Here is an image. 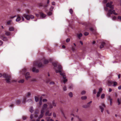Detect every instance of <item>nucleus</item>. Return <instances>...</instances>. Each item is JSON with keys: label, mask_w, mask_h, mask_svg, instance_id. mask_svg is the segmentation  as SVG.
<instances>
[{"label": "nucleus", "mask_w": 121, "mask_h": 121, "mask_svg": "<svg viewBox=\"0 0 121 121\" xmlns=\"http://www.w3.org/2000/svg\"><path fill=\"white\" fill-rule=\"evenodd\" d=\"M33 117V114H31L30 116V118L31 119V120H33V119L32 120V119Z\"/></svg>", "instance_id": "44"}, {"label": "nucleus", "mask_w": 121, "mask_h": 121, "mask_svg": "<svg viewBox=\"0 0 121 121\" xmlns=\"http://www.w3.org/2000/svg\"><path fill=\"white\" fill-rule=\"evenodd\" d=\"M31 95V93L30 92H28L26 94V96H24L23 100H22V103H25L26 102V97H29Z\"/></svg>", "instance_id": "9"}, {"label": "nucleus", "mask_w": 121, "mask_h": 121, "mask_svg": "<svg viewBox=\"0 0 121 121\" xmlns=\"http://www.w3.org/2000/svg\"><path fill=\"white\" fill-rule=\"evenodd\" d=\"M11 20H10L8 21L7 22V24L8 25H10L11 24Z\"/></svg>", "instance_id": "36"}, {"label": "nucleus", "mask_w": 121, "mask_h": 121, "mask_svg": "<svg viewBox=\"0 0 121 121\" xmlns=\"http://www.w3.org/2000/svg\"><path fill=\"white\" fill-rule=\"evenodd\" d=\"M21 101V100L20 99L17 100L16 101V103L17 105L20 104Z\"/></svg>", "instance_id": "17"}, {"label": "nucleus", "mask_w": 121, "mask_h": 121, "mask_svg": "<svg viewBox=\"0 0 121 121\" xmlns=\"http://www.w3.org/2000/svg\"><path fill=\"white\" fill-rule=\"evenodd\" d=\"M81 99L82 100H85L87 99V97L86 96H82L81 97Z\"/></svg>", "instance_id": "29"}, {"label": "nucleus", "mask_w": 121, "mask_h": 121, "mask_svg": "<svg viewBox=\"0 0 121 121\" xmlns=\"http://www.w3.org/2000/svg\"><path fill=\"white\" fill-rule=\"evenodd\" d=\"M77 35L78 38L80 39V37L82 36V34L81 33H80L79 34H78Z\"/></svg>", "instance_id": "20"}, {"label": "nucleus", "mask_w": 121, "mask_h": 121, "mask_svg": "<svg viewBox=\"0 0 121 121\" xmlns=\"http://www.w3.org/2000/svg\"><path fill=\"white\" fill-rule=\"evenodd\" d=\"M101 93L98 92L97 93V97H99L100 96V94Z\"/></svg>", "instance_id": "46"}, {"label": "nucleus", "mask_w": 121, "mask_h": 121, "mask_svg": "<svg viewBox=\"0 0 121 121\" xmlns=\"http://www.w3.org/2000/svg\"><path fill=\"white\" fill-rule=\"evenodd\" d=\"M39 13L40 15V16L42 18H44L46 16V15L44 14L42 12H40Z\"/></svg>", "instance_id": "12"}, {"label": "nucleus", "mask_w": 121, "mask_h": 121, "mask_svg": "<svg viewBox=\"0 0 121 121\" xmlns=\"http://www.w3.org/2000/svg\"><path fill=\"white\" fill-rule=\"evenodd\" d=\"M54 9V7H53L51 6V8H50L49 10L50 11H52L53 9Z\"/></svg>", "instance_id": "47"}, {"label": "nucleus", "mask_w": 121, "mask_h": 121, "mask_svg": "<svg viewBox=\"0 0 121 121\" xmlns=\"http://www.w3.org/2000/svg\"><path fill=\"white\" fill-rule=\"evenodd\" d=\"M82 107L83 108H88L86 105H83Z\"/></svg>", "instance_id": "51"}, {"label": "nucleus", "mask_w": 121, "mask_h": 121, "mask_svg": "<svg viewBox=\"0 0 121 121\" xmlns=\"http://www.w3.org/2000/svg\"><path fill=\"white\" fill-rule=\"evenodd\" d=\"M26 69L25 68L22 69L21 72V73L25 75L26 79L27 80L28 78L30 77V73L29 72H28L26 73Z\"/></svg>", "instance_id": "5"}, {"label": "nucleus", "mask_w": 121, "mask_h": 121, "mask_svg": "<svg viewBox=\"0 0 121 121\" xmlns=\"http://www.w3.org/2000/svg\"><path fill=\"white\" fill-rule=\"evenodd\" d=\"M107 0H104L103 1L104 3L105 4L107 3Z\"/></svg>", "instance_id": "54"}, {"label": "nucleus", "mask_w": 121, "mask_h": 121, "mask_svg": "<svg viewBox=\"0 0 121 121\" xmlns=\"http://www.w3.org/2000/svg\"><path fill=\"white\" fill-rule=\"evenodd\" d=\"M33 67L32 69V71L34 72L38 73L39 72V70L38 69H36L35 66H38L39 67H41L43 66V65L41 62H39L38 61H35L34 62Z\"/></svg>", "instance_id": "3"}, {"label": "nucleus", "mask_w": 121, "mask_h": 121, "mask_svg": "<svg viewBox=\"0 0 121 121\" xmlns=\"http://www.w3.org/2000/svg\"><path fill=\"white\" fill-rule=\"evenodd\" d=\"M86 93V91H82L81 92V94L82 95H84Z\"/></svg>", "instance_id": "43"}, {"label": "nucleus", "mask_w": 121, "mask_h": 121, "mask_svg": "<svg viewBox=\"0 0 121 121\" xmlns=\"http://www.w3.org/2000/svg\"><path fill=\"white\" fill-rule=\"evenodd\" d=\"M52 115L51 112H49L48 110H47L46 113L45 115L46 116H51Z\"/></svg>", "instance_id": "11"}, {"label": "nucleus", "mask_w": 121, "mask_h": 121, "mask_svg": "<svg viewBox=\"0 0 121 121\" xmlns=\"http://www.w3.org/2000/svg\"><path fill=\"white\" fill-rule=\"evenodd\" d=\"M47 101V100L46 99H43V102Z\"/></svg>", "instance_id": "60"}, {"label": "nucleus", "mask_w": 121, "mask_h": 121, "mask_svg": "<svg viewBox=\"0 0 121 121\" xmlns=\"http://www.w3.org/2000/svg\"><path fill=\"white\" fill-rule=\"evenodd\" d=\"M52 64L54 66V69L56 73H60V75L63 77V78H65V77L61 65H58L56 63H53Z\"/></svg>", "instance_id": "1"}, {"label": "nucleus", "mask_w": 121, "mask_h": 121, "mask_svg": "<svg viewBox=\"0 0 121 121\" xmlns=\"http://www.w3.org/2000/svg\"><path fill=\"white\" fill-rule=\"evenodd\" d=\"M105 94H103L101 96V98L103 99L105 97Z\"/></svg>", "instance_id": "35"}, {"label": "nucleus", "mask_w": 121, "mask_h": 121, "mask_svg": "<svg viewBox=\"0 0 121 121\" xmlns=\"http://www.w3.org/2000/svg\"><path fill=\"white\" fill-rule=\"evenodd\" d=\"M9 30L10 31H13L14 30V28L13 27H10L9 28Z\"/></svg>", "instance_id": "27"}, {"label": "nucleus", "mask_w": 121, "mask_h": 121, "mask_svg": "<svg viewBox=\"0 0 121 121\" xmlns=\"http://www.w3.org/2000/svg\"><path fill=\"white\" fill-rule=\"evenodd\" d=\"M105 106V105L104 104H102L101 105H100L99 106L101 110V112H103L104 110V108Z\"/></svg>", "instance_id": "10"}, {"label": "nucleus", "mask_w": 121, "mask_h": 121, "mask_svg": "<svg viewBox=\"0 0 121 121\" xmlns=\"http://www.w3.org/2000/svg\"><path fill=\"white\" fill-rule=\"evenodd\" d=\"M50 81V79L49 78H47L46 80V82L47 83H48Z\"/></svg>", "instance_id": "24"}, {"label": "nucleus", "mask_w": 121, "mask_h": 121, "mask_svg": "<svg viewBox=\"0 0 121 121\" xmlns=\"http://www.w3.org/2000/svg\"><path fill=\"white\" fill-rule=\"evenodd\" d=\"M47 106L48 105L46 104H45L43 105L41 111V114L39 117V118H41L43 117L44 110L47 108Z\"/></svg>", "instance_id": "6"}, {"label": "nucleus", "mask_w": 121, "mask_h": 121, "mask_svg": "<svg viewBox=\"0 0 121 121\" xmlns=\"http://www.w3.org/2000/svg\"><path fill=\"white\" fill-rule=\"evenodd\" d=\"M48 6V5L47 4H45L44 5H43V7L44 8L45 11L46 12L47 11V9H46V8Z\"/></svg>", "instance_id": "18"}, {"label": "nucleus", "mask_w": 121, "mask_h": 121, "mask_svg": "<svg viewBox=\"0 0 121 121\" xmlns=\"http://www.w3.org/2000/svg\"><path fill=\"white\" fill-rule=\"evenodd\" d=\"M63 89L64 91H66L67 90L66 87L65 86H64L63 87Z\"/></svg>", "instance_id": "49"}, {"label": "nucleus", "mask_w": 121, "mask_h": 121, "mask_svg": "<svg viewBox=\"0 0 121 121\" xmlns=\"http://www.w3.org/2000/svg\"><path fill=\"white\" fill-rule=\"evenodd\" d=\"M48 104L49 108H52L53 106H56V104L55 103L54 100L53 101L52 104L50 103H48Z\"/></svg>", "instance_id": "8"}, {"label": "nucleus", "mask_w": 121, "mask_h": 121, "mask_svg": "<svg viewBox=\"0 0 121 121\" xmlns=\"http://www.w3.org/2000/svg\"><path fill=\"white\" fill-rule=\"evenodd\" d=\"M54 84V82H51L50 83V84Z\"/></svg>", "instance_id": "61"}, {"label": "nucleus", "mask_w": 121, "mask_h": 121, "mask_svg": "<svg viewBox=\"0 0 121 121\" xmlns=\"http://www.w3.org/2000/svg\"><path fill=\"white\" fill-rule=\"evenodd\" d=\"M53 116L54 117H56V114L54 112L53 113Z\"/></svg>", "instance_id": "59"}, {"label": "nucleus", "mask_w": 121, "mask_h": 121, "mask_svg": "<svg viewBox=\"0 0 121 121\" xmlns=\"http://www.w3.org/2000/svg\"><path fill=\"white\" fill-rule=\"evenodd\" d=\"M117 102L118 103V105H119L121 103V98L120 99L119 98H118L117 99Z\"/></svg>", "instance_id": "23"}, {"label": "nucleus", "mask_w": 121, "mask_h": 121, "mask_svg": "<svg viewBox=\"0 0 121 121\" xmlns=\"http://www.w3.org/2000/svg\"><path fill=\"white\" fill-rule=\"evenodd\" d=\"M35 99L36 102H37L38 101L39 98L38 97L35 96Z\"/></svg>", "instance_id": "34"}, {"label": "nucleus", "mask_w": 121, "mask_h": 121, "mask_svg": "<svg viewBox=\"0 0 121 121\" xmlns=\"http://www.w3.org/2000/svg\"><path fill=\"white\" fill-rule=\"evenodd\" d=\"M102 91V89L101 88H99V92L101 93Z\"/></svg>", "instance_id": "48"}, {"label": "nucleus", "mask_w": 121, "mask_h": 121, "mask_svg": "<svg viewBox=\"0 0 121 121\" xmlns=\"http://www.w3.org/2000/svg\"><path fill=\"white\" fill-rule=\"evenodd\" d=\"M3 42L1 40H0V46H1L3 44Z\"/></svg>", "instance_id": "53"}, {"label": "nucleus", "mask_w": 121, "mask_h": 121, "mask_svg": "<svg viewBox=\"0 0 121 121\" xmlns=\"http://www.w3.org/2000/svg\"><path fill=\"white\" fill-rule=\"evenodd\" d=\"M30 111L31 113H32L33 111V108L32 107L30 108Z\"/></svg>", "instance_id": "32"}, {"label": "nucleus", "mask_w": 121, "mask_h": 121, "mask_svg": "<svg viewBox=\"0 0 121 121\" xmlns=\"http://www.w3.org/2000/svg\"><path fill=\"white\" fill-rule=\"evenodd\" d=\"M50 117H46V120L47 121H54L52 119H50Z\"/></svg>", "instance_id": "14"}, {"label": "nucleus", "mask_w": 121, "mask_h": 121, "mask_svg": "<svg viewBox=\"0 0 121 121\" xmlns=\"http://www.w3.org/2000/svg\"><path fill=\"white\" fill-rule=\"evenodd\" d=\"M70 41V39L69 38L67 39L66 40V41L67 42H68Z\"/></svg>", "instance_id": "55"}, {"label": "nucleus", "mask_w": 121, "mask_h": 121, "mask_svg": "<svg viewBox=\"0 0 121 121\" xmlns=\"http://www.w3.org/2000/svg\"><path fill=\"white\" fill-rule=\"evenodd\" d=\"M21 19V18L19 15L17 16V18L16 19V21L17 22H18Z\"/></svg>", "instance_id": "19"}, {"label": "nucleus", "mask_w": 121, "mask_h": 121, "mask_svg": "<svg viewBox=\"0 0 121 121\" xmlns=\"http://www.w3.org/2000/svg\"><path fill=\"white\" fill-rule=\"evenodd\" d=\"M32 101V100L31 99H30L27 100V101L28 102H31Z\"/></svg>", "instance_id": "58"}, {"label": "nucleus", "mask_w": 121, "mask_h": 121, "mask_svg": "<svg viewBox=\"0 0 121 121\" xmlns=\"http://www.w3.org/2000/svg\"><path fill=\"white\" fill-rule=\"evenodd\" d=\"M5 34L7 36H9L10 34V33L9 31H6L5 32Z\"/></svg>", "instance_id": "26"}, {"label": "nucleus", "mask_w": 121, "mask_h": 121, "mask_svg": "<svg viewBox=\"0 0 121 121\" xmlns=\"http://www.w3.org/2000/svg\"><path fill=\"white\" fill-rule=\"evenodd\" d=\"M105 44V43L104 42H102L101 43V45L100 46V48H103Z\"/></svg>", "instance_id": "16"}, {"label": "nucleus", "mask_w": 121, "mask_h": 121, "mask_svg": "<svg viewBox=\"0 0 121 121\" xmlns=\"http://www.w3.org/2000/svg\"><path fill=\"white\" fill-rule=\"evenodd\" d=\"M24 79H22L18 81V82L20 83H23L24 82Z\"/></svg>", "instance_id": "28"}, {"label": "nucleus", "mask_w": 121, "mask_h": 121, "mask_svg": "<svg viewBox=\"0 0 121 121\" xmlns=\"http://www.w3.org/2000/svg\"><path fill=\"white\" fill-rule=\"evenodd\" d=\"M75 48L74 47H72V51H74L75 50Z\"/></svg>", "instance_id": "52"}, {"label": "nucleus", "mask_w": 121, "mask_h": 121, "mask_svg": "<svg viewBox=\"0 0 121 121\" xmlns=\"http://www.w3.org/2000/svg\"><path fill=\"white\" fill-rule=\"evenodd\" d=\"M38 5L39 7H43V4L42 3H40L38 4Z\"/></svg>", "instance_id": "25"}, {"label": "nucleus", "mask_w": 121, "mask_h": 121, "mask_svg": "<svg viewBox=\"0 0 121 121\" xmlns=\"http://www.w3.org/2000/svg\"><path fill=\"white\" fill-rule=\"evenodd\" d=\"M52 14V13L51 12H49L48 13V15L50 16Z\"/></svg>", "instance_id": "45"}, {"label": "nucleus", "mask_w": 121, "mask_h": 121, "mask_svg": "<svg viewBox=\"0 0 121 121\" xmlns=\"http://www.w3.org/2000/svg\"><path fill=\"white\" fill-rule=\"evenodd\" d=\"M64 74L65 75V78H63L64 79L63 80V82L64 83H65L66 82H67V79H65L66 78V75H65V73H64Z\"/></svg>", "instance_id": "33"}, {"label": "nucleus", "mask_w": 121, "mask_h": 121, "mask_svg": "<svg viewBox=\"0 0 121 121\" xmlns=\"http://www.w3.org/2000/svg\"><path fill=\"white\" fill-rule=\"evenodd\" d=\"M112 99H110V105H111V106L112 105Z\"/></svg>", "instance_id": "41"}, {"label": "nucleus", "mask_w": 121, "mask_h": 121, "mask_svg": "<svg viewBox=\"0 0 121 121\" xmlns=\"http://www.w3.org/2000/svg\"><path fill=\"white\" fill-rule=\"evenodd\" d=\"M2 39L4 41H7L8 40V39L6 37L2 36L1 37Z\"/></svg>", "instance_id": "13"}, {"label": "nucleus", "mask_w": 121, "mask_h": 121, "mask_svg": "<svg viewBox=\"0 0 121 121\" xmlns=\"http://www.w3.org/2000/svg\"><path fill=\"white\" fill-rule=\"evenodd\" d=\"M117 18L118 19L120 20V21H121V16H118V17Z\"/></svg>", "instance_id": "56"}, {"label": "nucleus", "mask_w": 121, "mask_h": 121, "mask_svg": "<svg viewBox=\"0 0 121 121\" xmlns=\"http://www.w3.org/2000/svg\"><path fill=\"white\" fill-rule=\"evenodd\" d=\"M96 93V91L95 89H94L93 91V93L94 94H95Z\"/></svg>", "instance_id": "57"}, {"label": "nucleus", "mask_w": 121, "mask_h": 121, "mask_svg": "<svg viewBox=\"0 0 121 121\" xmlns=\"http://www.w3.org/2000/svg\"><path fill=\"white\" fill-rule=\"evenodd\" d=\"M42 60H43L44 61L43 62L44 63V64H48V60L46 59H44V60H43L42 59L41 60V61H42Z\"/></svg>", "instance_id": "15"}, {"label": "nucleus", "mask_w": 121, "mask_h": 121, "mask_svg": "<svg viewBox=\"0 0 121 121\" xmlns=\"http://www.w3.org/2000/svg\"><path fill=\"white\" fill-rule=\"evenodd\" d=\"M43 98V97L42 96H41L40 98V101H39V104L40 106L42 104V100Z\"/></svg>", "instance_id": "22"}, {"label": "nucleus", "mask_w": 121, "mask_h": 121, "mask_svg": "<svg viewBox=\"0 0 121 121\" xmlns=\"http://www.w3.org/2000/svg\"><path fill=\"white\" fill-rule=\"evenodd\" d=\"M113 82L111 81H109L108 82V85L109 86H111V85L113 83Z\"/></svg>", "instance_id": "21"}, {"label": "nucleus", "mask_w": 121, "mask_h": 121, "mask_svg": "<svg viewBox=\"0 0 121 121\" xmlns=\"http://www.w3.org/2000/svg\"><path fill=\"white\" fill-rule=\"evenodd\" d=\"M3 76V77L5 78V80L6 81V82L7 83H10L12 82H16L15 80H13L10 81L11 76L8 74L5 73L3 74V75L2 74L0 73V77Z\"/></svg>", "instance_id": "4"}, {"label": "nucleus", "mask_w": 121, "mask_h": 121, "mask_svg": "<svg viewBox=\"0 0 121 121\" xmlns=\"http://www.w3.org/2000/svg\"><path fill=\"white\" fill-rule=\"evenodd\" d=\"M69 95L70 97H72L73 96V94L71 92H70L69 93Z\"/></svg>", "instance_id": "38"}, {"label": "nucleus", "mask_w": 121, "mask_h": 121, "mask_svg": "<svg viewBox=\"0 0 121 121\" xmlns=\"http://www.w3.org/2000/svg\"><path fill=\"white\" fill-rule=\"evenodd\" d=\"M89 34V33L87 32H85L84 33V35L85 36H87Z\"/></svg>", "instance_id": "42"}, {"label": "nucleus", "mask_w": 121, "mask_h": 121, "mask_svg": "<svg viewBox=\"0 0 121 121\" xmlns=\"http://www.w3.org/2000/svg\"><path fill=\"white\" fill-rule=\"evenodd\" d=\"M112 2L111 1L110 2L108 3L106 5L107 7H109L110 9L108 10V12L107 14V16L109 17H110L111 14H112L115 15L117 14V13H115V10H113L114 7L113 5H112Z\"/></svg>", "instance_id": "2"}, {"label": "nucleus", "mask_w": 121, "mask_h": 121, "mask_svg": "<svg viewBox=\"0 0 121 121\" xmlns=\"http://www.w3.org/2000/svg\"><path fill=\"white\" fill-rule=\"evenodd\" d=\"M116 17L115 16L113 17L112 18V19L113 20H115L116 19Z\"/></svg>", "instance_id": "62"}, {"label": "nucleus", "mask_w": 121, "mask_h": 121, "mask_svg": "<svg viewBox=\"0 0 121 121\" xmlns=\"http://www.w3.org/2000/svg\"><path fill=\"white\" fill-rule=\"evenodd\" d=\"M23 16L26 19L28 20H29L30 18L32 19L34 18V17L31 15H26V14H24L23 15Z\"/></svg>", "instance_id": "7"}, {"label": "nucleus", "mask_w": 121, "mask_h": 121, "mask_svg": "<svg viewBox=\"0 0 121 121\" xmlns=\"http://www.w3.org/2000/svg\"><path fill=\"white\" fill-rule=\"evenodd\" d=\"M69 12L71 14H72L73 13V11L72 9H70L69 10Z\"/></svg>", "instance_id": "39"}, {"label": "nucleus", "mask_w": 121, "mask_h": 121, "mask_svg": "<svg viewBox=\"0 0 121 121\" xmlns=\"http://www.w3.org/2000/svg\"><path fill=\"white\" fill-rule=\"evenodd\" d=\"M92 102V101H90L89 102H88L87 103V104L86 105L87 106V107H89L90 106V104Z\"/></svg>", "instance_id": "31"}, {"label": "nucleus", "mask_w": 121, "mask_h": 121, "mask_svg": "<svg viewBox=\"0 0 121 121\" xmlns=\"http://www.w3.org/2000/svg\"><path fill=\"white\" fill-rule=\"evenodd\" d=\"M118 88L119 90L121 89V85L118 87Z\"/></svg>", "instance_id": "64"}, {"label": "nucleus", "mask_w": 121, "mask_h": 121, "mask_svg": "<svg viewBox=\"0 0 121 121\" xmlns=\"http://www.w3.org/2000/svg\"><path fill=\"white\" fill-rule=\"evenodd\" d=\"M113 86H116L117 84V83L116 82H113Z\"/></svg>", "instance_id": "50"}, {"label": "nucleus", "mask_w": 121, "mask_h": 121, "mask_svg": "<svg viewBox=\"0 0 121 121\" xmlns=\"http://www.w3.org/2000/svg\"><path fill=\"white\" fill-rule=\"evenodd\" d=\"M55 2H53L52 3V5H55Z\"/></svg>", "instance_id": "63"}, {"label": "nucleus", "mask_w": 121, "mask_h": 121, "mask_svg": "<svg viewBox=\"0 0 121 121\" xmlns=\"http://www.w3.org/2000/svg\"><path fill=\"white\" fill-rule=\"evenodd\" d=\"M27 118V117L26 116H23L22 117V118L23 120H25Z\"/></svg>", "instance_id": "37"}, {"label": "nucleus", "mask_w": 121, "mask_h": 121, "mask_svg": "<svg viewBox=\"0 0 121 121\" xmlns=\"http://www.w3.org/2000/svg\"><path fill=\"white\" fill-rule=\"evenodd\" d=\"M61 112L62 114V115H63V116L64 117L65 119H66V117L65 116V114H64V112H63V111L62 110H61Z\"/></svg>", "instance_id": "30"}, {"label": "nucleus", "mask_w": 121, "mask_h": 121, "mask_svg": "<svg viewBox=\"0 0 121 121\" xmlns=\"http://www.w3.org/2000/svg\"><path fill=\"white\" fill-rule=\"evenodd\" d=\"M90 30L93 33H94V30L93 28H90Z\"/></svg>", "instance_id": "40"}]
</instances>
